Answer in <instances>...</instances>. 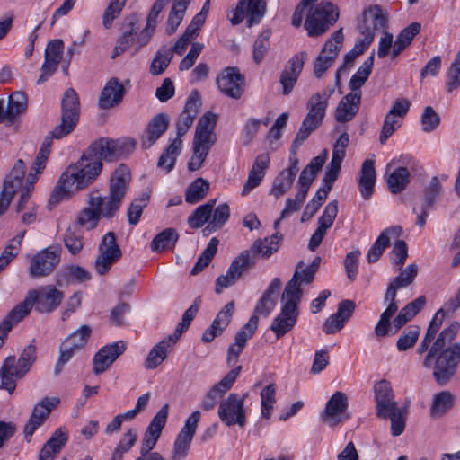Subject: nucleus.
<instances>
[{"label":"nucleus","mask_w":460,"mask_h":460,"mask_svg":"<svg viewBox=\"0 0 460 460\" xmlns=\"http://www.w3.org/2000/svg\"><path fill=\"white\" fill-rule=\"evenodd\" d=\"M126 141L100 138L93 142L81 158L60 175L49 202L59 203L91 185L102 170V160L112 162L125 154Z\"/></svg>","instance_id":"f257e3e1"},{"label":"nucleus","mask_w":460,"mask_h":460,"mask_svg":"<svg viewBox=\"0 0 460 460\" xmlns=\"http://www.w3.org/2000/svg\"><path fill=\"white\" fill-rule=\"evenodd\" d=\"M459 329V323L453 322L438 334L432 347L422 356H419L423 367L433 368V376L440 385H445L451 380L460 363V343H452Z\"/></svg>","instance_id":"f03ea898"},{"label":"nucleus","mask_w":460,"mask_h":460,"mask_svg":"<svg viewBox=\"0 0 460 460\" xmlns=\"http://www.w3.org/2000/svg\"><path fill=\"white\" fill-rule=\"evenodd\" d=\"M315 272L304 261L296 264L291 279L287 283L281 296L280 313L273 319L270 330L275 333L277 339L283 337L296 325L299 311L298 305L303 296L301 284H310L314 279Z\"/></svg>","instance_id":"7ed1b4c3"},{"label":"nucleus","mask_w":460,"mask_h":460,"mask_svg":"<svg viewBox=\"0 0 460 460\" xmlns=\"http://www.w3.org/2000/svg\"><path fill=\"white\" fill-rule=\"evenodd\" d=\"M80 116V102L76 92L67 89L61 100V122L45 137L40 148L31 166V186L37 182L39 175L46 168L47 161L51 152L52 140L60 139L69 135L78 123Z\"/></svg>","instance_id":"20e7f679"},{"label":"nucleus","mask_w":460,"mask_h":460,"mask_svg":"<svg viewBox=\"0 0 460 460\" xmlns=\"http://www.w3.org/2000/svg\"><path fill=\"white\" fill-rule=\"evenodd\" d=\"M217 116L207 111L199 120L193 139V155L188 163L190 171L199 170L205 161L209 149L217 141L214 132Z\"/></svg>","instance_id":"39448f33"},{"label":"nucleus","mask_w":460,"mask_h":460,"mask_svg":"<svg viewBox=\"0 0 460 460\" xmlns=\"http://www.w3.org/2000/svg\"><path fill=\"white\" fill-rule=\"evenodd\" d=\"M338 18L339 13H334V5L323 1L309 9L304 26L310 37H315L323 34Z\"/></svg>","instance_id":"423d86ee"},{"label":"nucleus","mask_w":460,"mask_h":460,"mask_svg":"<svg viewBox=\"0 0 460 460\" xmlns=\"http://www.w3.org/2000/svg\"><path fill=\"white\" fill-rule=\"evenodd\" d=\"M26 173V164L19 159L13 165L11 172L6 175L3 188L0 192V217L4 214L14 198V196L22 190L29 189L28 186H24L29 179H25Z\"/></svg>","instance_id":"0eeeda50"},{"label":"nucleus","mask_w":460,"mask_h":460,"mask_svg":"<svg viewBox=\"0 0 460 460\" xmlns=\"http://www.w3.org/2000/svg\"><path fill=\"white\" fill-rule=\"evenodd\" d=\"M131 173L128 166L120 164L113 172L109 187V195L103 197L104 204L108 207L107 214H116L129 188Z\"/></svg>","instance_id":"6e6552de"},{"label":"nucleus","mask_w":460,"mask_h":460,"mask_svg":"<svg viewBox=\"0 0 460 460\" xmlns=\"http://www.w3.org/2000/svg\"><path fill=\"white\" fill-rule=\"evenodd\" d=\"M320 99L314 95L309 98L306 104L308 112L293 141V149L299 148L309 135L322 125L328 105Z\"/></svg>","instance_id":"1a4fd4ad"},{"label":"nucleus","mask_w":460,"mask_h":460,"mask_svg":"<svg viewBox=\"0 0 460 460\" xmlns=\"http://www.w3.org/2000/svg\"><path fill=\"white\" fill-rule=\"evenodd\" d=\"M195 118L181 112L176 122L177 136L173 138L158 159L157 166L164 168L166 172L173 169L177 156L180 155L182 140L181 137L191 128Z\"/></svg>","instance_id":"9d476101"},{"label":"nucleus","mask_w":460,"mask_h":460,"mask_svg":"<svg viewBox=\"0 0 460 460\" xmlns=\"http://www.w3.org/2000/svg\"><path fill=\"white\" fill-rule=\"evenodd\" d=\"M108 207L104 204L103 197L92 192L88 197V207L84 208L76 216L74 226L85 230L94 229L101 217L111 218L115 214H107Z\"/></svg>","instance_id":"9b49d317"},{"label":"nucleus","mask_w":460,"mask_h":460,"mask_svg":"<svg viewBox=\"0 0 460 460\" xmlns=\"http://www.w3.org/2000/svg\"><path fill=\"white\" fill-rule=\"evenodd\" d=\"M387 21V16L381 6L374 4L364 9L358 18L357 28L364 39L373 42L376 31L385 30Z\"/></svg>","instance_id":"f8f14e48"},{"label":"nucleus","mask_w":460,"mask_h":460,"mask_svg":"<svg viewBox=\"0 0 460 460\" xmlns=\"http://www.w3.org/2000/svg\"><path fill=\"white\" fill-rule=\"evenodd\" d=\"M62 248L59 244L50 245L31 259V276L43 278L50 275L61 261Z\"/></svg>","instance_id":"ddd939ff"},{"label":"nucleus","mask_w":460,"mask_h":460,"mask_svg":"<svg viewBox=\"0 0 460 460\" xmlns=\"http://www.w3.org/2000/svg\"><path fill=\"white\" fill-rule=\"evenodd\" d=\"M248 394L243 396L237 394H230L223 400L218 406V417L226 426L238 424L243 427L246 423V412L244 409V399Z\"/></svg>","instance_id":"4468645a"},{"label":"nucleus","mask_w":460,"mask_h":460,"mask_svg":"<svg viewBox=\"0 0 460 460\" xmlns=\"http://www.w3.org/2000/svg\"><path fill=\"white\" fill-rule=\"evenodd\" d=\"M64 299V293L54 285H46L31 290V307L41 314L55 311Z\"/></svg>","instance_id":"2eb2a0df"},{"label":"nucleus","mask_w":460,"mask_h":460,"mask_svg":"<svg viewBox=\"0 0 460 460\" xmlns=\"http://www.w3.org/2000/svg\"><path fill=\"white\" fill-rule=\"evenodd\" d=\"M200 417V411H194L186 419L174 441L171 460H183L188 456Z\"/></svg>","instance_id":"dca6fc26"},{"label":"nucleus","mask_w":460,"mask_h":460,"mask_svg":"<svg viewBox=\"0 0 460 460\" xmlns=\"http://www.w3.org/2000/svg\"><path fill=\"white\" fill-rule=\"evenodd\" d=\"M29 371V357L25 350L16 360L15 357H8L1 367L2 381L0 388L13 393L16 387V379L22 377Z\"/></svg>","instance_id":"f3484780"},{"label":"nucleus","mask_w":460,"mask_h":460,"mask_svg":"<svg viewBox=\"0 0 460 460\" xmlns=\"http://www.w3.org/2000/svg\"><path fill=\"white\" fill-rule=\"evenodd\" d=\"M28 98L24 92H15L12 93L8 101L0 99V123L5 126L16 124L22 114L27 110Z\"/></svg>","instance_id":"a211bd4d"},{"label":"nucleus","mask_w":460,"mask_h":460,"mask_svg":"<svg viewBox=\"0 0 460 460\" xmlns=\"http://www.w3.org/2000/svg\"><path fill=\"white\" fill-rule=\"evenodd\" d=\"M217 84L223 94L239 100L244 92L245 78L237 67L228 66L217 76Z\"/></svg>","instance_id":"6ab92c4d"},{"label":"nucleus","mask_w":460,"mask_h":460,"mask_svg":"<svg viewBox=\"0 0 460 460\" xmlns=\"http://www.w3.org/2000/svg\"><path fill=\"white\" fill-rule=\"evenodd\" d=\"M257 328L258 317L252 315L248 323L236 332L234 342L228 348L226 358L228 365H234L238 361V358L245 348L247 341L252 337Z\"/></svg>","instance_id":"aec40b11"},{"label":"nucleus","mask_w":460,"mask_h":460,"mask_svg":"<svg viewBox=\"0 0 460 460\" xmlns=\"http://www.w3.org/2000/svg\"><path fill=\"white\" fill-rule=\"evenodd\" d=\"M348 406V396L342 392L334 393L326 403L323 420L330 426H335L349 419V415L346 413Z\"/></svg>","instance_id":"412c9836"},{"label":"nucleus","mask_w":460,"mask_h":460,"mask_svg":"<svg viewBox=\"0 0 460 460\" xmlns=\"http://www.w3.org/2000/svg\"><path fill=\"white\" fill-rule=\"evenodd\" d=\"M307 53L305 51L295 55L281 72L279 82L283 87V94L288 95L293 90L299 75L301 74Z\"/></svg>","instance_id":"4be33fe9"},{"label":"nucleus","mask_w":460,"mask_h":460,"mask_svg":"<svg viewBox=\"0 0 460 460\" xmlns=\"http://www.w3.org/2000/svg\"><path fill=\"white\" fill-rule=\"evenodd\" d=\"M125 349L126 345L122 341L102 348L93 358V373L100 375L105 372Z\"/></svg>","instance_id":"5701e85b"},{"label":"nucleus","mask_w":460,"mask_h":460,"mask_svg":"<svg viewBox=\"0 0 460 460\" xmlns=\"http://www.w3.org/2000/svg\"><path fill=\"white\" fill-rule=\"evenodd\" d=\"M125 349L126 345L122 341L102 348L93 358V373L100 375L105 372Z\"/></svg>","instance_id":"b1692460"},{"label":"nucleus","mask_w":460,"mask_h":460,"mask_svg":"<svg viewBox=\"0 0 460 460\" xmlns=\"http://www.w3.org/2000/svg\"><path fill=\"white\" fill-rule=\"evenodd\" d=\"M64 43L61 40H51L45 50V62L41 67V74L37 80V84L45 82L58 69V64L62 59Z\"/></svg>","instance_id":"393cba45"},{"label":"nucleus","mask_w":460,"mask_h":460,"mask_svg":"<svg viewBox=\"0 0 460 460\" xmlns=\"http://www.w3.org/2000/svg\"><path fill=\"white\" fill-rule=\"evenodd\" d=\"M338 214V201L332 200L326 205L323 215L318 219V227L311 236L308 243V248L311 251H315L321 244L327 229H329Z\"/></svg>","instance_id":"a878e982"},{"label":"nucleus","mask_w":460,"mask_h":460,"mask_svg":"<svg viewBox=\"0 0 460 460\" xmlns=\"http://www.w3.org/2000/svg\"><path fill=\"white\" fill-rule=\"evenodd\" d=\"M374 392L377 417H385L387 415L388 411L398 407L397 402L394 401L391 384L388 381L383 379L377 382L374 386Z\"/></svg>","instance_id":"bb28decb"},{"label":"nucleus","mask_w":460,"mask_h":460,"mask_svg":"<svg viewBox=\"0 0 460 460\" xmlns=\"http://www.w3.org/2000/svg\"><path fill=\"white\" fill-rule=\"evenodd\" d=\"M169 123V116L165 113H159L153 117L141 137L142 147L150 148L167 130Z\"/></svg>","instance_id":"cd10ccee"},{"label":"nucleus","mask_w":460,"mask_h":460,"mask_svg":"<svg viewBox=\"0 0 460 460\" xmlns=\"http://www.w3.org/2000/svg\"><path fill=\"white\" fill-rule=\"evenodd\" d=\"M281 287V280L275 278L271 280L268 288L259 299L252 315L259 318V315L267 317L274 309L277 304L279 290Z\"/></svg>","instance_id":"c85d7f7f"},{"label":"nucleus","mask_w":460,"mask_h":460,"mask_svg":"<svg viewBox=\"0 0 460 460\" xmlns=\"http://www.w3.org/2000/svg\"><path fill=\"white\" fill-rule=\"evenodd\" d=\"M360 95L349 93L341 98L335 110V119L340 123L353 119L359 111Z\"/></svg>","instance_id":"c756f323"},{"label":"nucleus","mask_w":460,"mask_h":460,"mask_svg":"<svg viewBox=\"0 0 460 460\" xmlns=\"http://www.w3.org/2000/svg\"><path fill=\"white\" fill-rule=\"evenodd\" d=\"M176 342V336H168L155 344L149 351L145 360V367L146 369H155L161 365L166 358L168 352L172 349V347Z\"/></svg>","instance_id":"7c9ffc66"},{"label":"nucleus","mask_w":460,"mask_h":460,"mask_svg":"<svg viewBox=\"0 0 460 460\" xmlns=\"http://www.w3.org/2000/svg\"><path fill=\"white\" fill-rule=\"evenodd\" d=\"M269 164L270 156L268 154H261L257 155L242 190L243 196L247 195L251 190L260 185L265 175V171L268 168Z\"/></svg>","instance_id":"2f4dec72"},{"label":"nucleus","mask_w":460,"mask_h":460,"mask_svg":"<svg viewBox=\"0 0 460 460\" xmlns=\"http://www.w3.org/2000/svg\"><path fill=\"white\" fill-rule=\"evenodd\" d=\"M59 402L60 400L58 397H45L34 406L33 412L31 415V436L46 421L50 412L58 407Z\"/></svg>","instance_id":"473e14b6"},{"label":"nucleus","mask_w":460,"mask_h":460,"mask_svg":"<svg viewBox=\"0 0 460 460\" xmlns=\"http://www.w3.org/2000/svg\"><path fill=\"white\" fill-rule=\"evenodd\" d=\"M124 93V86L117 78H111L101 93L99 106L104 110L111 109L121 102Z\"/></svg>","instance_id":"72a5a7b5"},{"label":"nucleus","mask_w":460,"mask_h":460,"mask_svg":"<svg viewBox=\"0 0 460 460\" xmlns=\"http://www.w3.org/2000/svg\"><path fill=\"white\" fill-rule=\"evenodd\" d=\"M402 232L401 226H392L384 230L367 252V259L369 263L376 262L384 251L390 245V235L399 236Z\"/></svg>","instance_id":"f704fd0d"},{"label":"nucleus","mask_w":460,"mask_h":460,"mask_svg":"<svg viewBox=\"0 0 460 460\" xmlns=\"http://www.w3.org/2000/svg\"><path fill=\"white\" fill-rule=\"evenodd\" d=\"M374 159H366L361 166L358 179L359 190L365 199H368L374 190L376 182V170Z\"/></svg>","instance_id":"c9c22d12"},{"label":"nucleus","mask_w":460,"mask_h":460,"mask_svg":"<svg viewBox=\"0 0 460 460\" xmlns=\"http://www.w3.org/2000/svg\"><path fill=\"white\" fill-rule=\"evenodd\" d=\"M166 4H167L164 0L155 1L147 16L145 29L137 35V48H142L149 42L151 36L155 30L158 16Z\"/></svg>","instance_id":"e433bc0d"},{"label":"nucleus","mask_w":460,"mask_h":460,"mask_svg":"<svg viewBox=\"0 0 460 460\" xmlns=\"http://www.w3.org/2000/svg\"><path fill=\"white\" fill-rule=\"evenodd\" d=\"M444 318L445 311L443 308H440L430 321L425 335L416 349V354L418 356H422L429 347H432V343L438 337L437 333L442 325Z\"/></svg>","instance_id":"4c0bfd02"},{"label":"nucleus","mask_w":460,"mask_h":460,"mask_svg":"<svg viewBox=\"0 0 460 460\" xmlns=\"http://www.w3.org/2000/svg\"><path fill=\"white\" fill-rule=\"evenodd\" d=\"M67 438L66 431L61 428L58 429L42 447L40 453V460H53L66 445Z\"/></svg>","instance_id":"58836bf2"},{"label":"nucleus","mask_w":460,"mask_h":460,"mask_svg":"<svg viewBox=\"0 0 460 460\" xmlns=\"http://www.w3.org/2000/svg\"><path fill=\"white\" fill-rule=\"evenodd\" d=\"M282 235L278 232L270 237L257 239L251 246L250 253L252 252L253 257L259 255L262 258H269L279 250Z\"/></svg>","instance_id":"ea45409f"},{"label":"nucleus","mask_w":460,"mask_h":460,"mask_svg":"<svg viewBox=\"0 0 460 460\" xmlns=\"http://www.w3.org/2000/svg\"><path fill=\"white\" fill-rule=\"evenodd\" d=\"M374 52H372L371 55L358 67V71L352 75L349 84L350 93H356L361 96V87L365 84L372 72L374 65Z\"/></svg>","instance_id":"a19ab883"},{"label":"nucleus","mask_w":460,"mask_h":460,"mask_svg":"<svg viewBox=\"0 0 460 460\" xmlns=\"http://www.w3.org/2000/svg\"><path fill=\"white\" fill-rule=\"evenodd\" d=\"M425 304L426 297L420 296L402 307L393 322L396 331L410 322L423 308Z\"/></svg>","instance_id":"79ce46f5"},{"label":"nucleus","mask_w":460,"mask_h":460,"mask_svg":"<svg viewBox=\"0 0 460 460\" xmlns=\"http://www.w3.org/2000/svg\"><path fill=\"white\" fill-rule=\"evenodd\" d=\"M327 158V150L314 157L311 162L303 169L298 178V185H305L308 188L312 185L318 172L321 171Z\"/></svg>","instance_id":"37998d69"},{"label":"nucleus","mask_w":460,"mask_h":460,"mask_svg":"<svg viewBox=\"0 0 460 460\" xmlns=\"http://www.w3.org/2000/svg\"><path fill=\"white\" fill-rule=\"evenodd\" d=\"M420 23L414 22L398 34L392 49V58L399 56L411 44L414 36L420 32Z\"/></svg>","instance_id":"c03bdc74"},{"label":"nucleus","mask_w":460,"mask_h":460,"mask_svg":"<svg viewBox=\"0 0 460 460\" xmlns=\"http://www.w3.org/2000/svg\"><path fill=\"white\" fill-rule=\"evenodd\" d=\"M58 283L63 281L70 283H82L91 279V273L79 265H68L64 267L58 273Z\"/></svg>","instance_id":"a18cd8bd"},{"label":"nucleus","mask_w":460,"mask_h":460,"mask_svg":"<svg viewBox=\"0 0 460 460\" xmlns=\"http://www.w3.org/2000/svg\"><path fill=\"white\" fill-rule=\"evenodd\" d=\"M128 29H126L123 32V35L120 37V39L118 40V44L114 48L113 54L111 56V58H116L118 56L124 53L129 47L136 46L137 50H138L140 48H137V31L138 27L136 26V24L131 22L128 25Z\"/></svg>","instance_id":"49530a36"},{"label":"nucleus","mask_w":460,"mask_h":460,"mask_svg":"<svg viewBox=\"0 0 460 460\" xmlns=\"http://www.w3.org/2000/svg\"><path fill=\"white\" fill-rule=\"evenodd\" d=\"M178 239L179 234L175 229L166 228L155 236L150 248L153 252H158L174 246Z\"/></svg>","instance_id":"de8ad7c7"},{"label":"nucleus","mask_w":460,"mask_h":460,"mask_svg":"<svg viewBox=\"0 0 460 460\" xmlns=\"http://www.w3.org/2000/svg\"><path fill=\"white\" fill-rule=\"evenodd\" d=\"M296 176V174L286 169L281 171L273 181L270 194L276 199L286 194L292 188Z\"/></svg>","instance_id":"09e8293b"},{"label":"nucleus","mask_w":460,"mask_h":460,"mask_svg":"<svg viewBox=\"0 0 460 460\" xmlns=\"http://www.w3.org/2000/svg\"><path fill=\"white\" fill-rule=\"evenodd\" d=\"M386 181L392 193H400L410 182V172L406 167H399L388 175Z\"/></svg>","instance_id":"8fccbe9b"},{"label":"nucleus","mask_w":460,"mask_h":460,"mask_svg":"<svg viewBox=\"0 0 460 460\" xmlns=\"http://www.w3.org/2000/svg\"><path fill=\"white\" fill-rule=\"evenodd\" d=\"M215 203L216 199H211L208 200L206 204L199 206L189 217L188 224L192 228H199L206 222H208L211 217Z\"/></svg>","instance_id":"3c124183"},{"label":"nucleus","mask_w":460,"mask_h":460,"mask_svg":"<svg viewBox=\"0 0 460 460\" xmlns=\"http://www.w3.org/2000/svg\"><path fill=\"white\" fill-rule=\"evenodd\" d=\"M209 190V183L203 178H198L187 188L185 201L195 204L205 198Z\"/></svg>","instance_id":"603ef678"},{"label":"nucleus","mask_w":460,"mask_h":460,"mask_svg":"<svg viewBox=\"0 0 460 460\" xmlns=\"http://www.w3.org/2000/svg\"><path fill=\"white\" fill-rule=\"evenodd\" d=\"M454 396L448 391H442L434 397L430 412L432 417L439 418L453 407Z\"/></svg>","instance_id":"864d4df0"},{"label":"nucleus","mask_w":460,"mask_h":460,"mask_svg":"<svg viewBox=\"0 0 460 460\" xmlns=\"http://www.w3.org/2000/svg\"><path fill=\"white\" fill-rule=\"evenodd\" d=\"M25 231H23L21 234L13 237L10 243L4 247L1 255H0V273L9 265V263L13 261V258L19 252L21 243L22 238L25 235Z\"/></svg>","instance_id":"5fc2aeb1"},{"label":"nucleus","mask_w":460,"mask_h":460,"mask_svg":"<svg viewBox=\"0 0 460 460\" xmlns=\"http://www.w3.org/2000/svg\"><path fill=\"white\" fill-rule=\"evenodd\" d=\"M65 246L73 254H77L84 247L83 234L75 226H70L64 234Z\"/></svg>","instance_id":"6e6d98bb"},{"label":"nucleus","mask_w":460,"mask_h":460,"mask_svg":"<svg viewBox=\"0 0 460 460\" xmlns=\"http://www.w3.org/2000/svg\"><path fill=\"white\" fill-rule=\"evenodd\" d=\"M219 241L217 238L213 237L207 248L204 250L202 254L198 259V261L195 263L194 267L191 270V275H196L202 271L212 261L214 256L217 253V246H218Z\"/></svg>","instance_id":"4d7b16f0"},{"label":"nucleus","mask_w":460,"mask_h":460,"mask_svg":"<svg viewBox=\"0 0 460 460\" xmlns=\"http://www.w3.org/2000/svg\"><path fill=\"white\" fill-rule=\"evenodd\" d=\"M172 50L165 46L158 49L150 66V73L154 75H161L168 67L172 59Z\"/></svg>","instance_id":"13d9d810"},{"label":"nucleus","mask_w":460,"mask_h":460,"mask_svg":"<svg viewBox=\"0 0 460 460\" xmlns=\"http://www.w3.org/2000/svg\"><path fill=\"white\" fill-rule=\"evenodd\" d=\"M255 262L256 261L251 256L250 251H243L231 263L228 269L229 274H234L240 279L243 272L254 266Z\"/></svg>","instance_id":"bf43d9fd"},{"label":"nucleus","mask_w":460,"mask_h":460,"mask_svg":"<svg viewBox=\"0 0 460 460\" xmlns=\"http://www.w3.org/2000/svg\"><path fill=\"white\" fill-rule=\"evenodd\" d=\"M298 190L294 199H288L285 208L281 211V218L288 217L292 213L298 211L304 203L310 188L298 185Z\"/></svg>","instance_id":"052dcab7"},{"label":"nucleus","mask_w":460,"mask_h":460,"mask_svg":"<svg viewBox=\"0 0 460 460\" xmlns=\"http://www.w3.org/2000/svg\"><path fill=\"white\" fill-rule=\"evenodd\" d=\"M420 333V328L418 325H411L402 332L396 342V348L399 351H405L412 348L418 341Z\"/></svg>","instance_id":"680f3d73"},{"label":"nucleus","mask_w":460,"mask_h":460,"mask_svg":"<svg viewBox=\"0 0 460 460\" xmlns=\"http://www.w3.org/2000/svg\"><path fill=\"white\" fill-rule=\"evenodd\" d=\"M267 0H246L245 12L250 14L248 27L258 23L266 11Z\"/></svg>","instance_id":"e2e57ef3"},{"label":"nucleus","mask_w":460,"mask_h":460,"mask_svg":"<svg viewBox=\"0 0 460 460\" xmlns=\"http://www.w3.org/2000/svg\"><path fill=\"white\" fill-rule=\"evenodd\" d=\"M343 32L342 29H339L335 32H333L330 39H328L323 47L321 53L325 54L326 56L332 58V59H336L339 55L340 49L343 44Z\"/></svg>","instance_id":"0e129e2a"},{"label":"nucleus","mask_w":460,"mask_h":460,"mask_svg":"<svg viewBox=\"0 0 460 460\" xmlns=\"http://www.w3.org/2000/svg\"><path fill=\"white\" fill-rule=\"evenodd\" d=\"M382 419L389 418L391 420V432L393 436L401 435L405 429L406 411L396 407L394 410L388 411V413Z\"/></svg>","instance_id":"69168bd1"},{"label":"nucleus","mask_w":460,"mask_h":460,"mask_svg":"<svg viewBox=\"0 0 460 460\" xmlns=\"http://www.w3.org/2000/svg\"><path fill=\"white\" fill-rule=\"evenodd\" d=\"M270 31H264L255 40L253 44V60L256 64H260L268 52L270 48Z\"/></svg>","instance_id":"338daca9"},{"label":"nucleus","mask_w":460,"mask_h":460,"mask_svg":"<svg viewBox=\"0 0 460 460\" xmlns=\"http://www.w3.org/2000/svg\"><path fill=\"white\" fill-rule=\"evenodd\" d=\"M460 86V51H458L447 71V90L452 93Z\"/></svg>","instance_id":"774afa93"}]
</instances>
